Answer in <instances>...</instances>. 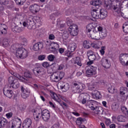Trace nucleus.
Here are the masks:
<instances>
[{
	"mask_svg": "<svg viewBox=\"0 0 128 128\" xmlns=\"http://www.w3.org/2000/svg\"><path fill=\"white\" fill-rule=\"evenodd\" d=\"M63 36L64 38H68V36H70V34H68V32H64L63 34Z\"/></svg>",
	"mask_w": 128,
	"mask_h": 128,
	"instance_id": "e2e57ef3",
	"label": "nucleus"
},
{
	"mask_svg": "<svg viewBox=\"0 0 128 128\" xmlns=\"http://www.w3.org/2000/svg\"><path fill=\"white\" fill-rule=\"evenodd\" d=\"M46 58V56L44 55H41L38 56V60H44Z\"/></svg>",
	"mask_w": 128,
	"mask_h": 128,
	"instance_id": "bf43d9fd",
	"label": "nucleus"
},
{
	"mask_svg": "<svg viewBox=\"0 0 128 128\" xmlns=\"http://www.w3.org/2000/svg\"><path fill=\"white\" fill-rule=\"evenodd\" d=\"M48 46H52V48H60V45L58 42H52V43H50L48 44Z\"/></svg>",
	"mask_w": 128,
	"mask_h": 128,
	"instance_id": "e433bc0d",
	"label": "nucleus"
},
{
	"mask_svg": "<svg viewBox=\"0 0 128 128\" xmlns=\"http://www.w3.org/2000/svg\"><path fill=\"white\" fill-rule=\"evenodd\" d=\"M119 108L120 106H118V104L116 103H113L112 105V110L113 112H116Z\"/></svg>",
	"mask_w": 128,
	"mask_h": 128,
	"instance_id": "58836bf2",
	"label": "nucleus"
},
{
	"mask_svg": "<svg viewBox=\"0 0 128 128\" xmlns=\"http://www.w3.org/2000/svg\"><path fill=\"white\" fill-rule=\"evenodd\" d=\"M86 31L88 32H96V28L93 26L92 24H89L86 26Z\"/></svg>",
	"mask_w": 128,
	"mask_h": 128,
	"instance_id": "c85d7f7f",
	"label": "nucleus"
},
{
	"mask_svg": "<svg viewBox=\"0 0 128 128\" xmlns=\"http://www.w3.org/2000/svg\"><path fill=\"white\" fill-rule=\"evenodd\" d=\"M122 30L124 32L128 34V22H126L122 26Z\"/></svg>",
	"mask_w": 128,
	"mask_h": 128,
	"instance_id": "4c0bfd02",
	"label": "nucleus"
},
{
	"mask_svg": "<svg viewBox=\"0 0 128 128\" xmlns=\"http://www.w3.org/2000/svg\"><path fill=\"white\" fill-rule=\"evenodd\" d=\"M120 94L123 96L124 100H128V90L126 88L122 87L120 88Z\"/></svg>",
	"mask_w": 128,
	"mask_h": 128,
	"instance_id": "2eb2a0df",
	"label": "nucleus"
},
{
	"mask_svg": "<svg viewBox=\"0 0 128 128\" xmlns=\"http://www.w3.org/2000/svg\"><path fill=\"white\" fill-rule=\"evenodd\" d=\"M105 122L107 126H110V120L106 118L105 120Z\"/></svg>",
	"mask_w": 128,
	"mask_h": 128,
	"instance_id": "680f3d73",
	"label": "nucleus"
},
{
	"mask_svg": "<svg viewBox=\"0 0 128 128\" xmlns=\"http://www.w3.org/2000/svg\"><path fill=\"white\" fill-rule=\"evenodd\" d=\"M84 94H80L79 96L78 97V100L80 102L82 100L83 98H84Z\"/></svg>",
	"mask_w": 128,
	"mask_h": 128,
	"instance_id": "4d7b16f0",
	"label": "nucleus"
},
{
	"mask_svg": "<svg viewBox=\"0 0 128 128\" xmlns=\"http://www.w3.org/2000/svg\"><path fill=\"white\" fill-rule=\"evenodd\" d=\"M61 90H64V92H68L70 90V85L68 83L60 82L58 83Z\"/></svg>",
	"mask_w": 128,
	"mask_h": 128,
	"instance_id": "5701e85b",
	"label": "nucleus"
},
{
	"mask_svg": "<svg viewBox=\"0 0 128 128\" xmlns=\"http://www.w3.org/2000/svg\"><path fill=\"white\" fill-rule=\"evenodd\" d=\"M68 32L72 36H76L78 34V25L74 24L72 26L70 27Z\"/></svg>",
	"mask_w": 128,
	"mask_h": 128,
	"instance_id": "0eeeda50",
	"label": "nucleus"
},
{
	"mask_svg": "<svg viewBox=\"0 0 128 128\" xmlns=\"http://www.w3.org/2000/svg\"><path fill=\"white\" fill-rule=\"evenodd\" d=\"M42 118L44 122H48L50 118V113L48 110H44L42 112Z\"/></svg>",
	"mask_w": 128,
	"mask_h": 128,
	"instance_id": "9d476101",
	"label": "nucleus"
},
{
	"mask_svg": "<svg viewBox=\"0 0 128 128\" xmlns=\"http://www.w3.org/2000/svg\"><path fill=\"white\" fill-rule=\"evenodd\" d=\"M99 16L101 20H104V18H106V16H108V11L106 10H104V9H102L100 8L99 9Z\"/></svg>",
	"mask_w": 128,
	"mask_h": 128,
	"instance_id": "412c9836",
	"label": "nucleus"
},
{
	"mask_svg": "<svg viewBox=\"0 0 128 128\" xmlns=\"http://www.w3.org/2000/svg\"><path fill=\"white\" fill-rule=\"evenodd\" d=\"M88 88L89 90H94V92L96 91V85L94 84H90L88 86Z\"/></svg>",
	"mask_w": 128,
	"mask_h": 128,
	"instance_id": "ea45409f",
	"label": "nucleus"
},
{
	"mask_svg": "<svg viewBox=\"0 0 128 128\" xmlns=\"http://www.w3.org/2000/svg\"><path fill=\"white\" fill-rule=\"evenodd\" d=\"M48 60H50V62H54V58H56V56H54V55H49L48 56Z\"/></svg>",
	"mask_w": 128,
	"mask_h": 128,
	"instance_id": "603ef678",
	"label": "nucleus"
},
{
	"mask_svg": "<svg viewBox=\"0 0 128 128\" xmlns=\"http://www.w3.org/2000/svg\"><path fill=\"white\" fill-rule=\"evenodd\" d=\"M66 20V24L68 26H70V28L71 26H74V24H72V20L67 18Z\"/></svg>",
	"mask_w": 128,
	"mask_h": 128,
	"instance_id": "3c124183",
	"label": "nucleus"
},
{
	"mask_svg": "<svg viewBox=\"0 0 128 128\" xmlns=\"http://www.w3.org/2000/svg\"><path fill=\"white\" fill-rule=\"evenodd\" d=\"M90 36H92V38L93 40H100V34L99 31L96 32L95 30V31L92 33V34Z\"/></svg>",
	"mask_w": 128,
	"mask_h": 128,
	"instance_id": "393cba45",
	"label": "nucleus"
},
{
	"mask_svg": "<svg viewBox=\"0 0 128 128\" xmlns=\"http://www.w3.org/2000/svg\"><path fill=\"white\" fill-rule=\"evenodd\" d=\"M87 106L91 108L92 110H94L98 106V102L94 100H91L87 102Z\"/></svg>",
	"mask_w": 128,
	"mask_h": 128,
	"instance_id": "6ab92c4d",
	"label": "nucleus"
},
{
	"mask_svg": "<svg viewBox=\"0 0 128 128\" xmlns=\"http://www.w3.org/2000/svg\"><path fill=\"white\" fill-rule=\"evenodd\" d=\"M70 52H72L70 51H65L64 52L65 56H68V58H72V54Z\"/></svg>",
	"mask_w": 128,
	"mask_h": 128,
	"instance_id": "864d4df0",
	"label": "nucleus"
},
{
	"mask_svg": "<svg viewBox=\"0 0 128 128\" xmlns=\"http://www.w3.org/2000/svg\"><path fill=\"white\" fill-rule=\"evenodd\" d=\"M12 30L14 32H22V28L18 26H15L14 28H12Z\"/></svg>",
	"mask_w": 128,
	"mask_h": 128,
	"instance_id": "c9c22d12",
	"label": "nucleus"
},
{
	"mask_svg": "<svg viewBox=\"0 0 128 128\" xmlns=\"http://www.w3.org/2000/svg\"><path fill=\"white\" fill-rule=\"evenodd\" d=\"M52 96L53 100H56V102H60V105L61 106H62L64 108H68V104L64 102H60V98H58V96L56 92H52Z\"/></svg>",
	"mask_w": 128,
	"mask_h": 128,
	"instance_id": "6e6552de",
	"label": "nucleus"
},
{
	"mask_svg": "<svg viewBox=\"0 0 128 128\" xmlns=\"http://www.w3.org/2000/svg\"><path fill=\"white\" fill-rule=\"evenodd\" d=\"M3 92L4 96H6L7 98H12L14 94V92H12V90L8 89V86H5L4 87Z\"/></svg>",
	"mask_w": 128,
	"mask_h": 128,
	"instance_id": "f3484780",
	"label": "nucleus"
},
{
	"mask_svg": "<svg viewBox=\"0 0 128 128\" xmlns=\"http://www.w3.org/2000/svg\"><path fill=\"white\" fill-rule=\"evenodd\" d=\"M108 92L110 94H116V92H118V90L116 88H114L112 86H110L108 88Z\"/></svg>",
	"mask_w": 128,
	"mask_h": 128,
	"instance_id": "c756f323",
	"label": "nucleus"
},
{
	"mask_svg": "<svg viewBox=\"0 0 128 128\" xmlns=\"http://www.w3.org/2000/svg\"><path fill=\"white\" fill-rule=\"evenodd\" d=\"M101 64L105 68H110V62L106 58L102 59Z\"/></svg>",
	"mask_w": 128,
	"mask_h": 128,
	"instance_id": "dca6fc26",
	"label": "nucleus"
},
{
	"mask_svg": "<svg viewBox=\"0 0 128 128\" xmlns=\"http://www.w3.org/2000/svg\"><path fill=\"white\" fill-rule=\"evenodd\" d=\"M42 65V66H44V68H48L52 66V65H50L48 62H44Z\"/></svg>",
	"mask_w": 128,
	"mask_h": 128,
	"instance_id": "5fc2aeb1",
	"label": "nucleus"
},
{
	"mask_svg": "<svg viewBox=\"0 0 128 128\" xmlns=\"http://www.w3.org/2000/svg\"><path fill=\"white\" fill-rule=\"evenodd\" d=\"M10 72L11 74H12V76H14L16 78L22 82L26 83L28 82V78H32V73L28 70L24 72V77L21 76L19 74H16V72L12 70H10Z\"/></svg>",
	"mask_w": 128,
	"mask_h": 128,
	"instance_id": "f03ea898",
	"label": "nucleus"
},
{
	"mask_svg": "<svg viewBox=\"0 0 128 128\" xmlns=\"http://www.w3.org/2000/svg\"><path fill=\"white\" fill-rule=\"evenodd\" d=\"M64 68V64L60 65L58 68V70H62V68Z\"/></svg>",
	"mask_w": 128,
	"mask_h": 128,
	"instance_id": "69168bd1",
	"label": "nucleus"
},
{
	"mask_svg": "<svg viewBox=\"0 0 128 128\" xmlns=\"http://www.w3.org/2000/svg\"><path fill=\"white\" fill-rule=\"evenodd\" d=\"M44 48V43L42 42H38L34 44L33 50L36 52H38L40 50Z\"/></svg>",
	"mask_w": 128,
	"mask_h": 128,
	"instance_id": "4be33fe9",
	"label": "nucleus"
},
{
	"mask_svg": "<svg viewBox=\"0 0 128 128\" xmlns=\"http://www.w3.org/2000/svg\"><path fill=\"white\" fill-rule=\"evenodd\" d=\"M10 4V2L8 0H0V4L2 6H6V4Z\"/></svg>",
	"mask_w": 128,
	"mask_h": 128,
	"instance_id": "49530a36",
	"label": "nucleus"
},
{
	"mask_svg": "<svg viewBox=\"0 0 128 128\" xmlns=\"http://www.w3.org/2000/svg\"><path fill=\"white\" fill-rule=\"evenodd\" d=\"M29 8L30 12L34 14L40 12V6L36 4H34L30 6L29 7Z\"/></svg>",
	"mask_w": 128,
	"mask_h": 128,
	"instance_id": "ddd939ff",
	"label": "nucleus"
},
{
	"mask_svg": "<svg viewBox=\"0 0 128 128\" xmlns=\"http://www.w3.org/2000/svg\"><path fill=\"white\" fill-rule=\"evenodd\" d=\"M49 50L52 52H53L54 54H56L58 52V49L56 48H52V46H49Z\"/></svg>",
	"mask_w": 128,
	"mask_h": 128,
	"instance_id": "09e8293b",
	"label": "nucleus"
},
{
	"mask_svg": "<svg viewBox=\"0 0 128 128\" xmlns=\"http://www.w3.org/2000/svg\"><path fill=\"white\" fill-rule=\"evenodd\" d=\"M94 93H92L93 96H95L96 100H99L100 98V92L95 90Z\"/></svg>",
	"mask_w": 128,
	"mask_h": 128,
	"instance_id": "f704fd0d",
	"label": "nucleus"
},
{
	"mask_svg": "<svg viewBox=\"0 0 128 128\" xmlns=\"http://www.w3.org/2000/svg\"><path fill=\"white\" fill-rule=\"evenodd\" d=\"M28 52L26 50L22 48H19L16 50V54L17 58H28Z\"/></svg>",
	"mask_w": 128,
	"mask_h": 128,
	"instance_id": "20e7f679",
	"label": "nucleus"
},
{
	"mask_svg": "<svg viewBox=\"0 0 128 128\" xmlns=\"http://www.w3.org/2000/svg\"><path fill=\"white\" fill-rule=\"evenodd\" d=\"M88 58L89 60L94 61V60H96V54H93L92 55V54H88Z\"/></svg>",
	"mask_w": 128,
	"mask_h": 128,
	"instance_id": "c03bdc74",
	"label": "nucleus"
},
{
	"mask_svg": "<svg viewBox=\"0 0 128 128\" xmlns=\"http://www.w3.org/2000/svg\"><path fill=\"white\" fill-rule=\"evenodd\" d=\"M8 82L10 84H12L13 88H20V83L16 78L10 76L8 78Z\"/></svg>",
	"mask_w": 128,
	"mask_h": 128,
	"instance_id": "39448f33",
	"label": "nucleus"
},
{
	"mask_svg": "<svg viewBox=\"0 0 128 128\" xmlns=\"http://www.w3.org/2000/svg\"><path fill=\"white\" fill-rule=\"evenodd\" d=\"M90 4L92 6H95V8H96V6H98V8H100V6L102 4V2L100 0H94L90 2Z\"/></svg>",
	"mask_w": 128,
	"mask_h": 128,
	"instance_id": "bb28decb",
	"label": "nucleus"
},
{
	"mask_svg": "<svg viewBox=\"0 0 128 128\" xmlns=\"http://www.w3.org/2000/svg\"><path fill=\"white\" fill-rule=\"evenodd\" d=\"M9 46L10 44L8 43V40L6 38L4 39L2 42V46H4V48H6V46Z\"/></svg>",
	"mask_w": 128,
	"mask_h": 128,
	"instance_id": "a19ab883",
	"label": "nucleus"
},
{
	"mask_svg": "<svg viewBox=\"0 0 128 128\" xmlns=\"http://www.w3.org/2000/svg\"><path fill=\"white\" fill-rule=\"evenodd\" d=\"M86 74L87 76H92L96 74V67L91 66L86 70Z\"/></svg>",
	"mask_w": 128,
	"mask_h": 128,
	"instance_id": "1a4fd4ad",
	"label": "nucleus"
},
{
	"mask_svg": "<svg viewBox=\"0 0 128 128\" xmlns=\"http://www.w3.org/2000/svg\"><path fill=\"white\" fill-rule=\"evenodd\" d=\"M126 117L124 116H123L120 115L118 116V122H126Z\"/></svg>",
	"mask_w": 128,
	"mask_h": 128,
	"instance_id": "79ce46f5",
	"label": "nucleus"
},
{
	"mask_svg": "<svg viewBox=\"0 0 128 128\" xmlns=\"http://www.w3.org/2000/svg\"><path fill=\"white\" fill-rule=\"evenodd\" d=\"M8 124V120L3 118L0 120V128H4Z\"/></svg>",
	"mask_w": 128,
	"mask_h": 128,
	"instance_id": "7c9ffc66",
	"label": "nucleus"
},
{
	"mask_svg": "<svg viewBox=\"0 0 128 128\" xmlns=\"http://www.w3.org/2000/svg\"><path fill=\"white\" fill-rule=\"evenodd\" d=\"M76 48V43H72L69 45V48H68V52H74Z\"/></svg>",
	"mask_w": 128,
	"mask_h": 128,
	"instance_id": "cd10ccee",
	"label": "nucleus"
},
{
	"mask_svg": "<svg viewBox=\"0 0 128 128\" xmlns=\"http://www.w3.org/2000/svg\"><path fill=\"white\" fill-rule=\"evenodd\" d=\"M104 50H106V47L104 46L101 48V50H100V52L102 56H104Z\"/></svg>",
	"mask_w": 128,
	"mask_h": 128,
	"instance_id": "6e6d98bb",
	"label": "nucleus"
},
{
	"mask_svg": "<svg viewBox=\"0 0 128 128\" xmlns=\"http://www.w3.org/2000/svg\"><path fill=\"white\" fill-rule=\"evenodd\" d=\"M50 80L54 82H58L60 80V78L58 77L56 74H52L50 77Z\"/></svg>",
	"mask_w": 128,
	"mask_h": 128,
	"instance_id": "a878e982",
	"label": "nucleus"
},
{
	"mask_svg": "<svg viewBox=\"0 0 128 128\" xmlns=\"http://www.w3.org/2000/svg\"><path fill=\"white\" fill-rule=\"evenodd\" d=\"M26 0H16V2L18 6H22Z\"/></svg>",
	"mask_w": 128,
	"mask_h": 128,
	"instance_id": "a18cd8bd",
	"label": "nucleus"
},
{
	"mask_svg": "<svg viewBox=\"0 0 128 128\" xmlns=\"http://www.w3.org/2000/svg\"><path fill=\"white\" fill-rule=\"evenodd\" d=\"M94 7H92L91 10V16L94 18L98 19L100 18V10L98 9H92Z\"/></svg>",
	"mask_w": 128,
	"mask_h": 128,
	"instance_id": "a211bd4d",
	"label": "nucleus"
},
{
	"mask_svg": "<svg viewBox=\"0 0 128 128\" xmlns=\"http://www.w3.org/2000/svg\"><path fill=\"white\" fill-rule=\"evenodd\" d=\"M27 26L28 28V26H32V20H27Z\"/></svg>",
	"mask_w": 128,
	"mask_h": 128,
	"instance_id": "13d9d810",
	"label": "nucleus"
},
{
	"mask_svg": "<svg viewBox=\"0 0 128 128\" xmlns=\"http://www.w3.org/2000/svg\"><path fill=\"white\" fill-rule=\"evenodd\" d=\"M57 75L58 76V77H59V78H60V80H62V78L64 76V72H58L57 74Z\"/></svg>",
	"mask_w": 128,
	"mask_h": 128,
	"instance_id": "8fccbe9b",
	"label": "nucleus"
},
{
	"mask_svg": "<svg viewBox=\"0 0 128 128\" xmlns=\"http://www.w3.org/2000/svg\"><path fill=\"white\" fill-rule=\"evenodd\" d=\"M37 116H34V118H42V113H39V114H36Z\"/></svg>",
	"mask_w": 128,
	"mask_h": 128,
	"instance_id": "052dcab7",
	"label": "nucleus"
},
{
	"mask_svg": "<svg viewBox=\"0 0 128 128\" xmlns=\"http://www.w3.org/2000/svg\"><path fill=\"white\" fill-rule=\"evenodd\" d=\"M19 40H20V42H21V46H26V42H28V40H26V38L24 37H20Z\"/></svg>",
	"mask_w": 128,
	"mask_h": 128,
	"instance_id": "473e14b6",
	"label": "nucleus"
},
{
	"mask_svg": "<svg viewBox=\"0 0 128 128\" xmlns=\"http://www.w3.org/2000/svg\"><path fill=\"white\" fill-rule=\"evenodd\" d=\"M97 28L98 32H100V40H103V38L106 37V36H108V32L106 31V30H102V27L100 26Z\"/></svg>",
	"mask_w": 128,
	"mask_h": 128,
	"instance_id": "f8f14e48",
	"label": "nucleus"
},
{
	"mask_svg": "<svg viewBox=\"0 0 128 128\" xmlns=\"http://www.w3.org/2000/svg\"><path fill=\"white\" fill-rule=\"evenodd\" d=\"M85 88L84 84L74 83L71 88V91L73 94H80Z\"/></svg>",
	"mask_w": 128,
	"mask_h": 128,
	"instance_id": "7ed1b4c3",
	"label": "nucleus"
},
{
	"mask_svg": "<svg viewBox=\"0 0 128 128\" xmlns=\"http://www.w3.org/2000/svg\"><path fill=\"white\" fill-rule=\"evenodd\" d=\"M120 64L124 66H128V54H122L120 56Z\"/></svg>",
	"mask_w": 128,
	"mask_h": 128,
	"instance_id": "423d86ee",
	"label": "nucleus"
},
{
	"mask_svg": "<svg viewBox=\"0 0 128 128\" xmlns=\"http://www.w3.org/2000/svg\"><path fill=\"white\" fill-rule=\"evenodd\" d=\"M21 96L22 98H28V96H30V90H28L24 88V86H21Z\"/></svg>",
	"mask_w": 128,
	"mask_h": 128,
	"instance_id": "4468645a",
	"label": "nucleus"
},
{
	"mask_svg": "<svg viewBox=\"0 0 128 128\" xmlns=\"http://www.w3.org/2000/svg\"><path fill=\"white\" fill-rule=\"evenodd\" d=\"M75 64H78V66H82V62H80V57H77L76 58V60H75Z\"/></svg>",
	"mask_w": 128,
	"mask_h": 128,
	"instance_id": "de8ad7c7",
	"label": "nucleus"
},
{
	"mask_svg": "<svg viewBox=\"0 0 128 128\" xmlns=\"http://www.w3.org/2000/svg\"><path fill=\"white\" fill-rule=\"evenodd\" d=\"M6 116L7 118H10L12 116V113L10 112V113H8L6 114Z\"/></svg>",
	"mask_w": 128,
	"mask_h": 128,
	"instance_id": "0e129e2a",
	"label": "nucleus"
},
{
	"mask_svg": "<svg viewBox=\"0 0 128 128\" xmlns=\"http://www.w3.org/2000/svg\"><path fill=\"white\" fill-rule=\"evenodd\" d=\"M33 72L36 76L39 78V76H42V74L44 73V68L40 67H36L34 68Z\"/></svg>",
	"mask_w": 128,
	"mask_h": 128,
	"instance_id": "9b49d317",
	"label": "nucleus"
},
{
	"mask_svg": "<svg viewBox=\"0 0 128 128\" xmlns=\"http://www.w3.org/2000/svg\"><path fill=\"white\" fill-rule=\"evenodd\" d=\"M48 38L49 40H54V34L49 35Z\"/></svg>",
	"mask_w": 128,
	"mask_h": 128,
	"instance_id": "338daca9",
	"label": "nucleus"
},
{
	"mask_svg": "<svg viewBox=\"0 0 128 128\" xmlns=\"http://www.w3.org/2000/svg\"><path fill=\"white\" fill-rule=\"evenodd\" d=\"M90 42L84 40L83 42V46L84 48H90Z\"/></svg>",
	"mask_w": 128,
	"mask_h": 128,
	"instance_id": "72a5a7b5",
	"label": "nucleus"
},
{
	"mask_svg": "<svg viewBox=\"0 0 128 128\" xmlns=\"http://www.w3.org/2000/svg\"><path fill=\"white\" fill-rule=\"evenodd\" d=\"M42 110L40 108H36L35 110L34 111V116H36L38 118V116L36 114H42Z\"/></svg>",
	"mask_w": 128,
	"mask_h": 128,
	"instance_id": "2f4dec72",
	"label": "nucleus"
},
{
	"mask_svg": "<svg viewBox=\"0 0 128 128\" xmlns=\"http://www.w3.org/2000/svg\"><path fill=\"white\" fill-rule=\"evenodd\" d=\"M32 126V120L30 118H26L22 124V127L24 128H30Z\"/></svg>",
	"mask_w": 128,
	"mask_h": 128,
	"instance_id": "b1692460",
	"label": "nucleus"
},
{
	"mask_svg": "<svg viewBox=\"0 0 128 128\" xmlns=\"http://www.w3.org/2000/svg\"><path fill=\"white\" fill-rule=\"evenodd\" d=\"M51 128H60V125L58 124H54Z\"/></svg>",
	"mask_w": 128,
	"mask_h": 128,
	"instance_id": "774afa93",
	"label": "nucleus"
},
{
	"mask_svg": "<svg viewBox=\"0 0 128 128\" xmlns=\"http://www.w3.org/2000/svg\"><path fill=\"white\" fill-rule=\"evenodd\" d=\"M8 26L4 24H0V36L6 34L8 32Z\"/></svg>",
	"mask_w": 128,
	"mask_h": 128,
	"instance_id": "aec40b11",
	"label": "nucleus"
},
{
	"mask_svg": "<svg viewBox=\"0 0 128 128\" xmlns=\"http://www.w3.org/2000/svg\"><path fill=\"white\" fill-rule=\"evenodd\" d=\"M122 2H116L115 5L112 6L111 0H104V8L106 10H110L113 8L114 10H117V12H120L122 10Z\"/></svg>",
	"mask_w": 128,
	"mask_h": 128,
	"instance_id": "f257e3e1",
	"label": "nucleus"
},
{
	"mask_svg": "<svg viewBox=\"0 0 128 128\" xmlns=\"http://www.w3.org/2000/svg\"><path fill=\"white\" fill-rule=\"evenodd\" d=\"M94 110H96L95 114H100V112H103L102 108V107L99 106L96 108Z\"/></svg>",
	"mask_w": 128,
	"mask_h": 128,
	"instance_id": "37998d69",
	"label": "nucleus"
}]
</instances>
